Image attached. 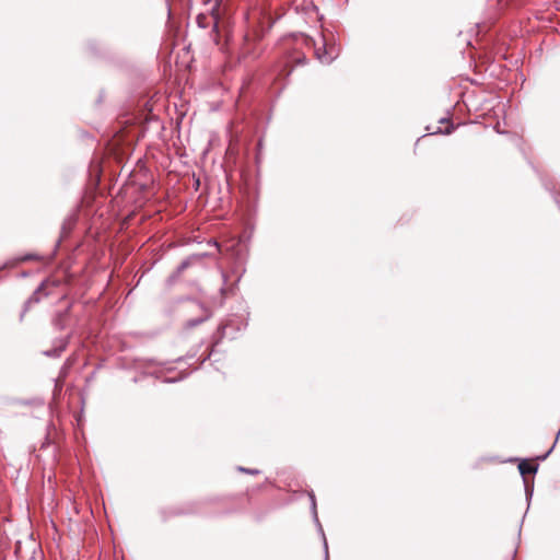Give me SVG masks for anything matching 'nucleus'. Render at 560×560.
I'll return each mask as SVG.
<instances>
[{
  "label": "nucleus",
  "instance_id": "f8f14e48",
  "mask_svg": "<svg viewBox=\"0 0 560 560\" xmlns=\"http://www.w3.org/2000/svg\"><path fill=\"white\" fill-rule=\"evenodd\" d=\"M183 377L184 376H180V377H165L163 380V382H165V383H174V382H177V381L182 380Z\"/></svg>",
  "mask_w": 560,
  "mask_h": 560
},
{
  "label": "nucleus",
  "instance_id": "20e7f679",
  "mask_svg": "<svg viewBox=\"0 0 560 560\" xmlns=\"http://www.w3.org/2000/svg\"><path fill=\"white\" fill-rule=\"evenodd\" d=\"M67 343V339H58L56 340L55 346L51 349L44 351V354L49 358H58L66 349Z\"/></svg>",
  "mask_w": 560,
  "mask_h": 560
},
{
  "label": "nucleus",
  "instance_id": "6e6552de",
  "mask_svg": "<svg viewBox=\"0 0 560 560\" xmlns=\"http://www.w3.org/2000/svg\"><path fill=\"white\" fill-rule=\"evenodd\" d=\"M209 317V314H206L205 316L197 318V319H190L187 322L188 327H196L197 325L201 324Z\"/></svg>",
  "mask_w": 560,
  "mask_h": 560
},
{
  "label": "nucleus",
  "instance_id": "423d86ee",
  "mask_svg": "<svg viewBox=\"0 0 560 560\" xmlns=\"http://www.w3.org/2000/svg\"><path fill=\"white\" fill-rule=\"evenodd\" d=\"M311 502H312V510H313L314 518H315L316 522H318L317 511H316V502H315V495L314 494H311ZM317 524H318L319 530H320L322 536H323L325 558L327 560L328 559V544H327V540H326V537H325V534L323 532V528H322L320 524L319 523H317Z\"/></svg>",
  "mask_w": 560,
  "mask_h": 560
},
{
  "label": "nucleus",
  "instance_id": "9b49d317",
  "mask_svg": "<svg viewBox=\"0 0 560 560\" xmlns=\"http://www.w3.org/2000/svg\"><path fill=\"white\" fill-rule=\"evenodd\" d=\"M38 259H39V257L34 254H30V255H26L23 257V260H38Z\"/></svg>",
  "mask_w": 560,
  "mask_h": 560
},
{
  "label": "nucleus",
  "instance_id": "9d476101",
  "mask_svg": "<svg viewBox=\"0 0 560 560\" xmlns=\"http://www.w3.org/2000/svg\"><path fill=\"white\" fill-rule=\"evenodd\" d=\"M238 470L247 472V474H252V475L258 474V470H256V469H248V468H244V467H238Z\"/></svg>",
  "mask_w": 560,
  "mask_h": 560
},
{
  "label": "nucleus",
  "instance_id": "f03ea898",
  "mask_svg": "<svg viewBox=\"0 0 560 560\" xmlns=\"http://www.w3.org/2000/svg\"><path fill=\"white\" fill-rule=\"evenodd\" d=\"M223 0H205V4L210 5L209 12L212 19L213 32L218 33L219 22L221 19V5Z\"/></svg>",
  "mask_w": 560,
  "mask_h": 560
},
{
  "label": "nucleus",
  "instance_id": "f257e3e1",
  "mask_svg": "<svg viewBox=\"0 0 560 560\" xmlns=\"http://www.w3.org/2000/svg\"><path fill=\"white\" fill-rule=\"evenodd\" d=\"M315 55L322 63H330L338 56V49L335 46H327L323 39V46L316 48Z\"/></svg>",
  "mask_w": 560,
  "mask_h": 560
},
{
  "label": "nucleus",
  "instance_id": "1a4fd4ad",
  "mask_svg": "<svg viewBox=\"0 0 560 560\" xmlns=\"http://www.w3.org/2000/svg\"><path fill=\"white\" fill-rule=\"evenodd\" d=\"M189 266V261L188 260H184L177 268V271L178 272H182L183 270H185L187 267Z\"/></svg>",
  "mask_w": 560,
  "mask_h": 560
},
{
  "label": "nucleus",
  "instance_id": "ddd939ff",
  "mask_svg": "<svg viewBox=\"0 0 560 560\" xmlns=\"http://www.w3.org/2000/svg\"><path fill=\"white\" fill-rule=\"evenodd\" d=\"M553 447H555V444L548 450V452L546 454L538 456L537 458L540 460H545L549 456V454L552 452Z\"/></svg>",
  "mask_w": 560,
  "mask_h": 560
},
{
  "label": "nucleus",
  "instance_id": "7ed1b4c3",
  "mask_svg": "<svg viewBox=\"0 0 560 560\" xmlns=\"http://www.w3.org/2000/svg\"><path fill=\"white\" fill-rule=\"evenodd\" d=\"M49 283V281H44L28 298V300L24 304V308L21 313L20 320L23 319L24 315L28 311L30 306L34 303H38L44 295H47L48 293L45 292L46 285Z\"/></svg>",
  "mask_w": 560,
  "mask_h": 560
},
{
  "label": "nucleus",
  "instance_id": "0eeeda50",
  "mask_svg": "<svg viewBox=\"0 0 560 560\" xmlns=\"http://www.w3.org/2000/svg\"><path fill=\"white\" fill-rule=\"evenodd\" d=\"M197 24H198L199 27L206 28L209 25L208 16L205 15V14H199L197 16Z\"/></svg>",
  "mask_w": 560,
  "mask_h": 560
},
{
  "label": "nucleus",
  "instance_id": "2eb2a0df",
  "mask_svg": "<svg viewBox=\"0 0 560 560\" xmlns=\"http://www.w3.org/2000/svg\"><path fill=\"white\" fill-rule=\"evenodd\" d=\"M148 373H149V374H152V375H155V377H160V376H161V375H160V373H159V372H156V371H152V372H151V371H149Z\"/></svg>",
  "mask_w": 560,
  "mask_h": 560
},
{
  "label": "nucleus",
  "instance_id": "dca6fc26",
  "mask_svg": "<svg viewBox=\"0 0 560 560\" xmlns=\"http://www.w3.org/2000/svg\"><path fill=\"white\" fill-rule=\"evenodd\" d=\"M154 363H155V362H154L153 360H150V361H149L150 366H153V365H154Z\"/></svg>",
  "mask_w": 560,
  "mask_h": 560
},
{
  "label": "nucleus",
  "instance_id": "4468645a",
  "mask_svg": "<svg viewBox=\"0 0 560 560\" xmlns=\"http://www.w3.org/2000/svg\"><path fill=\"white\" fill-rule=\"evenodd\" d=\"M62 316H63V314H60V315H59V318H58V319H56V322H55V325H56L58 328H60V329H62V328H63V325L61 324V317H62Z\"/></svg>",
  "mask_w": 560,
  "mask_h": 560
},
{
  "label": "nucleus",
  "instance_id": "39448f33",
  "mask_svg": "<svg viewBox=\"0 0 560 560\" xmlns=\"http://www.w3.org/2000/svg\"><path fill=\"white\" fill-rule=\"evenodd\" d=\"M518 470H520V474L522 476H525V475H528V474H536L537 470H538V465L537 464H532L528 460L523 459L518 464Z\"/></svg>",
  "mask_w": 560,
  "mask_h": 560
}]
</instances>
